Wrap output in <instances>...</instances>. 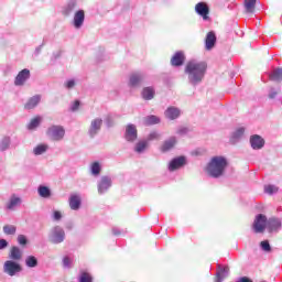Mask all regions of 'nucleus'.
<instances>
[{"label":"nucleus","instance_id":"423d86ee","mask_svg":"<svg viewBox=\"0 0 282 282\" xmlns=\"http://www.w3.org/2000/svg\"><path fill=\"white\" fill-rule=\"evenodd\" d=\"M252 228L253 232H256L257 235L264 232L268 228V217H265V215L263 214L257 215Z\"/></svg>","mask_w":282,"mask_h":282},{"label":"nucleus","instance_id":"72a5a7b5","mask_svg":"<svg viewBox=\"0 0 282 282\" xmlns=\"http://www.w3.org/2000/svg\"><path fill=\"white\" fill-rule=\"evenodd\" d=\"M74 10H76V0H69V2L64 9V14L69 17V14L74 12Z\"/></svg>","mask_w":282,"mask_h":282},{"label":"nucleus","instance_id":"a18cd8bd","mask_svg":"<svg viewBox=\"0 0 282 282\" xmlns=\"http://www.w3.org/2000/svg\"><path fill=\"white\" fill-rule=\"evenodd\" d=\"M160 138V133L158 132H151L149 135H148V139L145 140L147 142H151L152 140H158Z\"/></svg>","mask_w":282,"mask_h":282},{"label":"nucleus","instance_id":"393cba45","mask_svg":"<svg viewBox=\"0 0 282 282\" xmlns=\"http://www.w3.org/2000/svg\"><path fill=\"white\" fill-rule=\"evenodd\" d=\"M141 96L143 100H153V98H155V88L144 87L142 89Z\"/></svg>","mask_w":282,"mask_h":282},{"label":"nucleus","instance_id":"20e7f679","mask_svg":"<svg viewBox=\"0 0 282 282\" xmlns=\"http://www.w3.org/2000/svg\"><path fill=\"white\" fill-rule=\"evenodd\" d=\"M46 135L54 142H61L65 138V128L63 126H51L46 131Z\"/></svg>","mask_w":282,"mask_h":282},{"label":"nucleus","instance_id":"6e6552de","mask_svg":"<svg viewBox=\"0 0 282 282\" xmlns=\"http://www.w3.org/2000/svg\"><path fill=\"white\" fill-rule=\"evenodd\" d=\"M147 80V74L142 72L132 73L129 78L130 87H141Z\"/></svg>","mask_w":282,"mask_h":282},{"label":"nucleus","instance_id":"6ab92c4d","mask_svg":"<svg viewBox=\"0 0 282 282\" xmlns=\"http://www.w3.org/2000/svg\"><path fill=\"white\" fill-rule=\"evenodd\" d=\"M217 43V35H215V32H208L205 39V50H213Z\"/></svg>","mask_w":282,"mask_h":282},{"label":"nucleus","instance_id":"09e8293b","mask_svg":"<svg viewBox=\"0 0 282 282\" xmlns=\"http://www.w3.org/2000/svg\"><path fill=\"white\" fill-rule=\"evenodd\" d=\"M80 107V101L75 100L70 106V111H78V108Z\"/></svg>","mask_w":282,"mask_h":282},{"label":"nucleus","instance_id":"8fccbe9b","mask_svg":"<svg viewBox=\"0 0 282 282\" xmlns=\"http://www.w3.org/2000/svg\"><path fill=\"white\" fill-rule=\"evenodd\" d=\"M176 133H177L178 135H186V133H188V128H186V127H181V128L177 129Z\"/></svg>","mask_w":282,"mask_h":282},{"label":"nucleus","instance_id":"13d9d810","mask_svg":"<svg viewBox=\"0 0 282 282\" xmlns=\"http://www.w3.org/2000/svg\"><path fill=\"white\" fill-rule=\"evenodd\" d=\"M41 50H42V46H37V47L35 48V54H36V56H39V55L41 54Z\"/></svg>","mask_w":282,"mask_h":282},{"label":"nucleus","instance_id":"ea45409f","mask_svg":"<svg viewBox=\"0 0 282 282\" xmlns=\"http://www.w3.org/2000/svg\"><path fill=\"white\" fill-rule=\"evenodd\" d=\"M260 248L264 251V252H271L272 251V247L270 246V242L268 240H263L260 242Z\"/></svg>","mask_w":282,"mask_h":282},{"label":"nucleus","instance_id":"c756f323","mask_svg":"<svg viewBox=\"0 0 282 282\" xmlns=\"http://www.w3.org/2000/svg\"><path fill=\"white\" fill-rule=\"evenodd\" d=\"M270 80H274L275 83L282 82V68H275L273 72L269 75Z\"/></svg>","mask_w":282,"mask_h":282},{"label":"nucleus","instance_id":"c9c22d12","mask_svg":"<svg viewBox=\"0 0 282 282\" xmlns=\"http://www.w3.org/2000/svg\"><path fill=\"white\" fill-rule=\"evenodd\" d=\"M257 0H245V8L247 12H254Z\"/></svg>","mask_w":282,"mask_h":282},{"label":"nucleus","instance_id":"4be33fe9","mask_svg":"<svg viewBox=\"0 0 282 282\" xmlns=\"http://www.w3.org/2000/svg\"><path fill=\"white\" fill-rule=\"evenodd\" d=\"M267 228L269 232H274L281 228V220L279 218H270L267 220Z\"/></svg>","mask_w":282,"mask_h":282},{"label":"nucleus","instance_id":"4d7b16f0","mask_svg":"<svg viewBox=\"0 0 282 282\" xmlns=\"http://www.w3.org/2000/svg\"><path fill=\"white\" fill-rule=\"evenodd\" d=\"M53 58L54 61H56V58H61V51H58L57 53H54Z\"/></svg>","mask_w":282,"mask_h":282},{"label":"nucleus","instance_id":"aec40b11","mask_svg":"<svg viewBox=\"0 0 282 282\" xmlns=\"http://www.w3.org/2000/svg\"><path fill=\"white\" fill-rule=\"evenodd\" d=\"M177 144V138L171 137L170 139L165 140L161 147L162 153H166L173 149Z\"/></svg>","mask_w":282,"mask_h":282},{"label":"nucleus","instance_id":"2f4dec72","mask_svg":"<svg viewBox=\"0 0 282 282\" xmlns=\"http://www.w3.org/2000/svg\"><path fill=\"white\" fill-rule=\"evenodd\" d=\"M147 147H149V141L141 140L134 145L135 153H144L147 151Z\"/></svg>","mask_w":282,"mask_h":282},{"label":"nucleus","instance_id":"f3484780","mask_svg":"<svg viewBox=\"0 0 282 282\" xmlns=\"http://www.w3.org/2000/svg\"><path fill=\"white\" fill-rule=\"evenodd\" d=\"M164 116L167 120H177V118L182 116V110L177 107L171 106L165 110Z\"/></svg>","mask_w":282,"mask_h":282},{"label":"nucleus","instance_id":"a19ab883","mask_svg":"<svg viewBox=\"0 0 282 282\" xmlns=\"http://www.w3.org/2000/svg\"><path fill=\"white\" fill-rule=\"evenodd\" d=\"M91 274L87 273V272H82L79 275V282H91Z\"/></svg>","mask_w":282,"mask_h":282},{"label":"nucleus","instance_id":"cd10ccee","mask_svg":"<svg viewBox=\"0 0 282 282\" xmlns=\"http://www.w3.org/2000/svg\"><path fill=\"white\" fill-rule=\"evenodd\" d=\"M143 124L145 127H151L153 124H160V117H158L155 115L147 116L145 118H143Z\"/></svg>","mask_w":282,"mask_h":282},{"label":"nucleus","instance_id":"e433bc0d","mask_svg":"<svg viewBox=\"0 0 282 282\" xmlns=\"http://www.w3.org/2000/svg\"><path fill=\"white\" fill-rule=\"evenodd\" d=\"M3 232L4 235H17V227L14 225H6Z\"/></svg>","mask_w":282,"mask_h":282},{"label":"nucleus","instance_id":"b1692460","mask_svg":"<svg viewBox=\"0 0 282 282\" xmlns=\"http://www.w3.org/2000/svg\"><path fill=\"white\" fill-rule=\"evenodd\" d=\"M9 258L12 261H21V259L23 258V251H21L19 247L13 246L10 250Z\"/></svg>","mask_w":282,"mask_h":282},{"label":"nucleus","instance_id":"ddd939ff","mask_svg":"<svg viewBox=\"0 0 282 282\" xmlns=\"http://www.w3.org/2000/svg\"><path fill=\"white\" fill-rule=\"evenodd\" d=\"M85 23V11L78 10L73 18V25L76 30H80Z\"/></svg>","mask_w":282,"mask_h":282},{"label":"nucleus","instance_id":"4c0bfd02","mask_svg":"<svg viewBox=\"0 0 282 282\" xmlns=\"http://www.w3.org/2000/svg\"><path fill=\"white\" fill-rule=\"evenodd\" d=\"M39 124H41V117H35L30 121L28 129L32 131L33 129H36Z\"/></svg>","mask_w":282,"mask_h":282},{"label":"nucleus","instance_id":"9b49d317","mask_svg":"<svg viewBox=\"0 0 282 282\" xmlns=\"http://www.w3.org/2000/svg\"><path fill=\"white\" fill-rule=\"evenodd\" d=\"M28 80H30V69L24 68L17 75L14 79V85L15 87H23V85H25Z\"/></svg>","mask_w":282,"mask_h":282},{"label":"nucleus","instance_id":"5701e85b","mask_svg":"<svg viewBox=\"0 0 282 282\" xmlns=\"http://www.w3.org/2000/svg\"><path fill=\"white\" fill-rule=\"evenodd\" d=\"M243 133H246V128L236 129L230 137L231 144H237V142L243 138Z\"/></svg>","mask_w":282,"mask_h":282},{"label":"nucleus","instance_id":"f8f14e48","mask_svg":"<svg viewBox=\"0 0 282 282\" xmlns=\"http://www.w3.org/2000/svg\"><path fill=\"white\" fill-rule=\"evenodd\" d=\"M124 138H126L127 142H135V140H138V129L135 128V126L133 123H129L126 127Z\"/></svg>","mask_w":282,"mask_h":282},{"label":"nucleus","instance_id":"7ed1b4c3","mask_svg":"<svg viewBox=\"0 0 282 282\" xmlns=\"http://www.w3.org/2000/svg\"><path fill=\"white\" fill-rule=\"evenodd\" d=\"M48 241L50 243H53V246H58L65 241L66 234L65 229L61 226H54L48 231Z\"/></svg>","mask_w":282,"mask_h":282},{"label":"nucleus","instance_id":"864d4df0","mask_svg":"<svg viewBox=\"0 0 282 282\" xmlns=\"http://www.w3.org/2000/svg\"><path fill=\"white\" fill-rule=\"evenodd\" d=\"M7 246H8V240L0 239V250H6Z\"/></svg>","mask_w":282,"mask_h":282},{"label":"nucleus","instance_id":"3c124183","mask_svg":"<svg viewBox=\"0 0 282 282\" xmlns=\"http://www.w3.org/2000/svg\"><path fill=\"white\" fill-rule=\"evenodd\" d=\"M276 94H279V93L276 91V89L271 88L270 91H269V98H271V99L276 98Z\"/></svg>","mask_w":282,"mask_h":282},{"label":"nucleus","instance_id":"bf43d9fd","mask_svg":"<svg viewBox=\"0 0 282 282\" xmlns=\"http://www.w3.org/2000/svg\"><path fill=\"white\" fill-rule=\"evenodd\" d=\"M261 282H267V281H261Z\"/></svg>","mask_w":282,"mask_h":282},{"label":"nucleus","instance_id":"412c9836","mask_svg":"<svg viewBox=\"0 0 282 282\" xmlns=\"http://www.w3.org/2000/svg\"><path fill=\"white\" fill-rule=\"evenodd\" d=\"M80 204H82L80 195L72 194L69 197L70 210H78L80 208Z\"/></svg>","mask_w":282,"mask_h":282},{"label":"nucleus","instance_id":"5fc2aeb1","mask_svg":"<svg viewBox=\"0 0 282 282\" xmlns=\"http://www.w3.org/2000/svg\"><path fill=\"white\" fill-rule=\"evenodd\" d=\"M112 235H115V237H118L121 235V231L118 229V227L112 228Z\"/></svg>","mask_w":282,"mask_h":282},{"label":"nucleus","instance_id":"a211bd4d","mask_svg":"<svg viewBox=\"0 0 282 282\" xmlns=\"http://www.w3.org/2000/svg\"><path fill=\"white\" fill-rule=\"evenodd\" d=\"M230 273V268L228 267H221V264H218L217 272H216V282H223L226 276Z\"/></svg>","mask_w":282,"mask_h":282},{"label":"nucleus","instance_id":"a878e982","mask_svg":"<svg viewBox=\"0 0 282 282\" xmlns=\"http://www.w3.org/2000/svg\"><path fill=\"white\" fill-rule=\"evenodd\" d=\"M17 206H21V197L13 195L7 203L6 208L7 210H14Z\"/></svg>","mask_w":282,"mask_h":282},{"label":"nucleus","instance_id":"f03ea898","mask_svg":"<svg viewBox=\"0 0 282 282\" xmlns=\"http://www.w3.org/2000/svg\"><path fill=\"white\" fill-rule=\"evenodd\" d=\"M228 166V160L224 156H214L207 165V173L209 177L219 178L224 175L226 167Z\"/></svg>","mask_w":282,"mask_h":282},{"label":"nucleus","instance_id":"49530a36","mask_svg":"<svg viewBox=\"0 0 282 282\" xmlns=\"http://www.w3.org/2000/svg\"><path fill=\"white\" fill-rule=\"evenodd\" d=\"M53 219H54V221H61V219H63V214H61V212H58V210H55L53 213Z\"/></svg>","mask_w":282,"mask_h":282},{"label":"nucleus","instance_id":"58836bf2","mask_svg":"<svg viewBox=\"0 0 282 282\" xmlns=\"http://www.w3.org/2000/svg\"><path fill=\"white\" fill-rule=\"evenodd\" d=\"M264 193H267V195H274V193H279V187L274 185H267L264 186Z\"/></svg>","mask_w":282,"mask_h":282},{"label":"nucleus","instance_id":"9d476101","mask_svg":"<svg viewBox=\"0 0 282 282\" xmlns=\"http://www.w3.org/2000/svg\"><path fill=\"white\" fill-rule=\"evenodd\" d=\"M113 182L111 181L110 176H101L97 183L98 194L105 195L107 191L111 188Z\"/></svg>","mask_w":282,"mask_h":282},{"label":"nucleus","instance_id":"79ce46f5","mask_svg":"<svg viewBox=\"0 0 282 282\" xmlns=\"http://www.w3.org/2000/svg\"><path fill=\"white\" fill-rule=\"evenodd\" d=\"M91 173L95 176L100 175V163L95 162L91 164Z\"/></svg>","mask_w":282,"mask_h":282},{"label":"nucleus","instance_id":"f704fd0d","mask_svg":"<svg viewBox=\"0 0 282 282\" xmlns=\"http://www.w3.org/2000/svg\"><path fill=\"white\" fill-rule=\"evenodd\" d=\"M47 149H50L47 144H40L34 148L33 153L34 155H43V153H45Z\"/></svg>","mask_w":282,"mask_h":282},{"label":"nucleus","instance_id":"dca6fc26","mask_svg":"<svg viewBox=\"0 0 282 282\" xmlns=\"http://www.w3.org/2000/svg\"><path fill=\"white\" fill-rule=\"evenodd\" d=\"M196 13L199 14V17H203L204 21H208V14L210 12V9L208 8V4L205 2H198L195 7Z\"/></svg>","mask_w":282,"mask_h":282},{"label":"nucleus","instance_id":"6e6d98bb","mask_svg":"<svg viewBox=\"0 0 282 282\" xmlns=\"http://www.w3.org/2000/svg\"><path fill=\"white\" fill-rule=\"evenodd\" d=\"M237 282H252V280H250L248 276H242Z\"/></svg>","mask_w":282,"mask_h":282},{"label":"nucleus","instance_id":"f257e3e1","mask_svg":"<svg viewBox=\"0 0 282 282\" xmlns=\"http://www.w3.org/2000/svg\"><path fill=\"white\" fill-rule=\"evenodd\" d=\"M208 69V64L206 62L191 59L186 63L184 73L187 75L188 85L192 87H197L204 83L206 78V72Z\"/></svg>","mask_w":282,"mask_h":282},{"label":"nucleus","instance_id":"2eb2a0df","mask_svg":"<svg viewBox=\"0 0 282 282\" xmlns=\"http://www.w3.org/2000/svg\"><path fill=\"white\" fill-rule=\"evenodd\" d=\"M250 144L254 151H259L262 147H265V140L259 134H253L250 137Z\"/></svg>","mask_w":282,"mask_h":282},{"label":"nucleus","instance_id":"1a4fd4ad","mask_svg":"<svg viewBox=\"0 0 282 282\" xmlns=\"http://www.w3.org/2000/svg\"><path fill=\"white\" fill-rule=\"evenodd\" d=\"M188 164V161L186 160V156H176L172 159L169 163V171L173 173V171H178V169H184Z\"/></svg>","mask_w":282,"mask_h":282},{"label":"nucleus","instance_id":"4468645a","mask_svg":"<svg viewBox=\"0 0 282 282\" xmlns=\"http://www.w3.org/2000/svg\"><path fill=\"white\" fill-rule=\"evenodd\" d=\"M184 61H186V55H184V52L178 51L172 56L171 65L172 67H182Z\"/></svg>","mask_w":282,"mask_h":282},{"label":"nucleus","instance_id":"603ef678","mask_svg":"<svg viewBox=\"0 0 282 282\" xmlns=\"http://www.w3.org/2000/svg\"><path fill=\"white\" fill-rule=\"evenodd\" d=\"M106 124L107 127H113V118L111 116L106 118Z\"/></svg>","mask_w":282,"mask_h":282},{"label":"nucleus","instance_id":"39448f33","mask_svg":"<svg viewBox=\"0 0 282 282\" xmlns=\"http://www.w3.org/2000/svg\"><path fill=\"white\" fill-rule=\"evenodd\" d=\"M3 272L9 276H17L19 272H23V268L14 260H7L3 264Z\"/></svg>","mask_w":282,"mask_h":282},{"label":"nucleus","instance_id":"0eeeda50","mask_svg":"<svg viewBox=\"0 0 282 282\" xmlns=\"http://www.w3.org/2000/svg\"><path fill=\"white\" fill-rule=\"evenodd\" d=\"M102 118H95L90 121V126L88 128V135L89 138H96V135H98V133H100L101 129H102Z\"/></svg>","mask_w":282,"mask_h":282},{"label":"nucleus","instance_id":"de8ad7c7","mask_svg":"<svg viewBox=\"0 0 282 282\" xmlns=\"http://www.w3.org/2000/svg\"><path fill=\"white\" fill-rule=\"evenodd\" d=\"M65 87L66 89H74V87H76V82L74 79H69L66 82Z\"/></svg>","mask_w":282,"mask_h":282},{"label":"nucleus","instance_id":"c85d7f7f","mask_svg":"<svg viewBox=\"0 0 282 282\" xmlns=\"http://www.w3.org/2000/svg\"><path fill=\"white\" fill-rule=\"evenodd\" d=\"M37 193H39L40 197H43L44 199L52 197V189H50V187H47L45 185H40L37 187Z\"/></svg>","mask_w":282,"mask_h":282},{"label":"nucleus","instance_id":"37998d69","mask_svg":"<svg viewBox=\"0 0 282 282\" xmlns=\"http://www.w3.org/2000/svg\"><path fill=\"white\" fill-rule=\"evenodd\" d=\"M18 243L20 246H28V238L25 237V235L18 236Z\"/></svg>","mask_w":282,"mask_h":282},{"label":"nucleus","instance_id":"473e14b6","mask_svg":"<svg viewBox=\"0 0 282 282\" xmlns=\"http://www.w3.org/2000/svg\"><path fill=\"white\" fill-rule=\"evenodd\" d=\"M25 265L26 268H36L39 265V259L34 256H29L25 258Z\"/></svg>","mask_w":282,"mask_h":282},{"label":"nucleus","instance_id":"c03bdc74","mask_svg":"<svg viewBox=\"0 0 282 282\" xmlns=\"http://www.w3.org/2000/svg\"><path fill=\"white\" fill-rule=\"evenodd\" d=\"M63 268H66V269L72 268V259L69 257L63 258Z\"/></svg>","mask_w":282,"mask_h":282},{"label":"nucleus","instance_id":"7c9ffc66","mask_svg":"<svg viewBox=\"0 0 282 282\" xmlns=\"http://www.w3.org/2000/svg\"><path fill=\"white\" fill-rule=\"evenodd\" d=\"M10 144H12V139L8 135L3 137L0 141V151H8L10 149Z\"/></svg>","mask_w":282,"mask_h":282},{"label":"nucleus","instance_id":"bb28decb","mask_svg":"<svg viewBox=\"0 0 282 282\" xmlns=\"http://www.w3.org/2000/svg\"><path fill=\"white\" fill-rule=\"evenodd\" d=\"M39 102H41V95H35L28 100V102L24 105V109H34L37 107Z\"/></svg>","mask_w":282,"mask_h":282}]
</instances>
